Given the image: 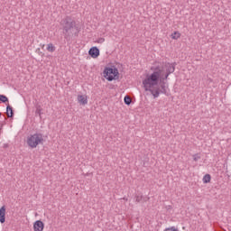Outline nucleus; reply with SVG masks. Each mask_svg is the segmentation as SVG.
<instances>
[{
	"label": "nucleus",
	"instance_id": "obj_1",
	"mask_svg": "<svg viewBox=\"0 0 231 231\" xmlns=\"http://www.w3.org/2000/svg\"><path fill=\"white\" fill-rule=\"evenodd\" d=\"M152 74L147 75L143 80V86L147 88H155L160 82H165L169 79L171 73L165 72L163 70V65L161 62H155L152 67H151Z\"/></svg>",
	"mask_w": 231,
	"mask_h": 231
},
{
	"label": "nucleus",
	"instance_id": "obj_2",
	"mask_svg": "<svg viewBox=\"0 0 231 231\" xmlns=\"http://www.w3.org/2000/svg\"><path fill=\"white\" fill-rule=\"evenodd\" d=\"M60 26L63 30L64 39L68 42L71 41L73 35H75V37H79V32H80V30L77 25V22L75 20H72L71 17L66 16L65 18H63L60 21Z\"/></svg>",
	"mask_w": 231,
	"mask_h": 231
},
{
	"label": "nucleus",
	"instance_id": "obj_3",
	"mask_svg": "<svg viewBox=\"0 0 231 231\" xmlns=\"http://www.w3.org/2000/svg\"><path fill=\"white\" fill-rule=\"evenodd\" d=\"M42 143H44V135L41 133H35L27 138V145L31 147V149H35L37 145Z\"/></svg>",
	"mask_w": 231,
	"mask_h": 231
},
{
	"label": "nucleus",
	"instance_id": "obj_4",
	"mask_svg": "<svg viewBox=\"0 0 231 231\" xmlns=\"http://www.w3.org/2000/svg\"><path fill=\"white\" fill-rule=\"evenodd\" d=\"M160 87H156L155 88H152L154 87H147L146 85H143L144 90L149 91L153 98H158L160 97V93H162V95H167V88L165 87V81H159Z\"/></svg>",
	"mask_w": 231,
	"mask_h": 231
},
{
	"label": "nucleus",
	"instance_id": "obj_5",
	"mask_svg": "<svg viewBox=\"0 0 231 231\" xmlns=\"http://www.w3.org/2000/svg\"><path fill=\"white\" fill-rule=\"evenodd\" d=\"M103 75L105 79L108 80V82H113V80H117L120 73L118 72V69L115 67L114 68L106 67L103 71Z\"/></svg>",
	"mask_w": 231,
	"mask_h": 231
},
{
	"label": "nucleus",
	"instance_id": "obj_6",
	"mask_svg": "<svg viewBox=\"0 0 231 231\" xmlns=\"http://www.w3.org/2000/svg\"><path fill=\"white\" fill-rule=\"evenodd\" d=\"M162 66H163V71H166L167 73H174V71H176V62L174 63H161Z\"/></svg>",
	"mask_w": 231,
	"mask_h": 231
},
{
	"label": "nucleus",
	"instance_id": "obj_7",
	"mask_svg": "<svg viewBox=\"0 0 231 231\" xmlns=\"http://www.w3.org/2000/svg\"><path fill=\"white\" fill-rule=\"evenodd\" d=\"M88 55L92 57V59H97L100 57V50L97 47H92L88 51Z\"/></svg>",
	"mask_w": 231,
	"mask_h": 231
},
{
	"label": "nucleus",
	"instance_id": "obj_8",
	"mask_svg": "<svg viewBox=\"0 0 231 231\" xmlns=\"http://www.w3.org/2000/svg\"><path fill=\"white\" fill-rule=\"evenodd\" d=\"M6 221V208L3 206L0 208V223H5Z\"/></svg>",
	"mask_w": 231,
	"mask_h": 231
},
{
	"label": "nucleus",
	"instance_id": "obj_9",
	"mask_svg": "<svg viewBox=\"0 0 231 231\" xmlns=\"http://www.w3.org/2000/svg\"><path fill=\"white\" fill-rule=\"evenodd\" d=\"M34 231L44 230V223L41 220H37L33 225Z\"/></svg>",
	"mask_w": 231,
	"mask_h": 231
},
{
	"label": "nucleus",
	"instance_id": "obj_10",
	"mask_svg": "<svg viewBox=\"0 0 231 231\" xmlns=\"http://www.w3.org/2000/svg\"><path fill=\"white\" fill-rule=\"evenodd\" d=\"M6 115L9 118H14V107H12V106H10V104H7Z\"/></svg>",
	"mask_w": 231,
	"mask_h": 231
},
{
	"label": "nucleus",
	"instance_id": "obj_11",
	"mask_svg": "<svg viewBox=\"0 0 231 231\" xmlns=\"http://www.w3.org/2000/svg\"><path fill=\"white\" fill-rule=\"evenodd\" d=\"M78 101L79 104H82V106H86V104H88V97L86 96L79 95Z\"/></svg>",
	"mask_w": 231,
	"mask_h": 231
},
{
	"label": "nucleus",
	"instance_id": "obj_12",
	"mask_svg": "<svg viewBox=\"0 0 231 231\" xmlns=\"http://www.w3.org/2000/svg\"><path fill=\"white\" fill-rule=\"evenodd\" d=\"M181 37V33H180V32L175 31L173 33H171V39H173L174 41H178V39H180Z\"/></svg>",
	"mask_w": 231,
	"mask_h": 231
},
{
	"label": "nucleus",
	"instance_id": "obj_13",
	"mask_svg": "<svg viewBox=\"0 0 231 231\" xmlns=\"http://www.w3.org/2000/svg\"><path fill=\"white\" fill-rule=\"evenodd\" d=\"M210 180H212V177L210 176V174H206L203 177V183H210Z\"/></svg>",
	"mask_w": 231,
	"mask_h": 231
},
{
	"label": "nucleus",
	"instance_id": "obj_14",
	"mask_svg": "<svg viewBox=\"0 0 231 231\" xmlns=\"http://www.w3.org/2000/svg\"><path fill=\"white\" fill-rule=\"evenodd\" d=\"M55 50H56V48L53 46V43H49L47 45V51L53 53V51H55Z\"/></svg>",
	"mask_w": 231,
	"mask_h": 231
},
{
	"label": "nucleus",
	"instance_id": "obj_15",
	"mask_svg": "<svg viewBox=\"0 0 231 231\" xmlns=\"http://www.w3.org/2000/svg\"><path fill=\"white\" fill-rule=\"evenodd\" d=\"M0 102H2V104H6V102H8V97L0 94Z\"/></svg>",
	"mask_w": 231,
	"mask_h": 231
},
{
	"label": "nucleus",
	"instance_id": "obj_16",
	"mask_svg": "<svg viewBox=\"0 0 231 231\" xmlns=\"http://www.w3.org/2000/svg\"><path fill=\"white\" fill-rule=\"evenodd\" d=\"M124 102L126 106H131V97L129 96H125L124 98Z\"/></svg>",
	"mask_w": 231,
	"mask_h": 231
},
{
	"label": "nucleus",
	"instance_id": "obj_17",
	"mask_svg": "<svg viewBox=\"0 0 231 231\" xmlns=\"http://www.w3.org/2000/svg\"><path fill=\"white\" fill-rule=\"evenodd\" d=\"M143 199V196H142V195H136L135 196V202L136 203H142Z\"/></svg>",
	"mask_w": 231,
	"mask_h": 231
},
{
	"label": "nucleus",
	"instance_id": "obj_18",
	"mask_svg": "<svg viewBox=\"0 0 231 231\" xmlns=\"http://www.w3.org/2000/svg\"><path fill=\"white\" fill-rule=\"evenodd\" d=\"M164 231H180V230L176 226H171V227L165 228Z\"/></svg>",
	"mask_w": 231,
	"mask_h": 231
},
{
	"label": "nucleus",
	"instance_id": "obj_19",
	"mask_svg": "<svg viewBox=\"0 0 231 231\" xmlns=\"http://www.w3.org/2000/svg\"><path fill=\"white\" fill-rule=\"evenodd\" d=\"M193 160L194 162H198V160H201V156H199V154H194L193 155Z\"/></svg>",
	"mask_w": 231,
	"mask_h": 231
},
{
	"label": "nucleus",
	"instance_id": "obj_20",
	"mask_svg": "<svg viewBox=\"0 0 231 231\" xmlns=\"http://www.w3.org/2000/svg\"><path fill=\"white\" fill-rule=\"evenodd\" d=\"M41 111H42L41 106H38L36 107L35 113H36V115H39L40 118H41Z\"/></svg>",
	"mask_w": 231,
	"mask_h": 231
},
{
	"label": "nucleus",
	"instance_id": "obj_21",
	"mask_svg": "<svg viewBox=\"0 0 231 231\" xmlns=\"http://www.w3.org/2000/svg\"><path fill=\"white\" fill-rule=\"evenodd\" d=\"M106 42V39H104V38H98V40L97 41V42L98 43V44H102L103 42Z\"/></svg>",
	"mask_w": 231,
	"mask_h": 231
},
{
	"label": "nucleus",
	"instance_id": "obj_22",
	"mask_svg": "<svg viewBox=\"0 0 231 231\" xmlns=\"http://www.w3.org/2000/svg\"><path fill=\"white\" fill-rule=\"evenodd\" d=\"M3 114L2 113H0V116H2Z\"/></svg>",
	"mask_w": 231,
	"mask_h": 231
}]
</instances>
